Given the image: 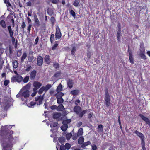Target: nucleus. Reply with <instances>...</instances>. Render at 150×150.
Returning a JSON list of instances; mask_svg holds the SVG:
<instances>
[{"mask_svg":"<svg viewBox=\"0 0 150 150\" xmlns=\"http://www.w3.org/2000/svg\"><path fill=\"white\" fill-rule=\"evenodd\" d=\"M30 86L29 84H27L24 86L21 91V96L24 97L25 98H28L29 96V91L28 89Z\"/></svg>","mask_w":150,"mask_h":150,"instance_id":"nucleus-1","label":"nucleus"},{"mask_svg":"<svg viewBox=\"0 0 150 150\" xmlns=\"http://www.w3.org/2000/svg\"><path fill=\"white\" fill-rule=\"evenodd\" d=\"M74 111L79 115L80 117H82L84 114L87 112L88 111H90L91 110H86L81 111V107L79 106H76L74 108Z\"/></svg>","mask_w":150,"mask_h":150,"instance_id":"nucleus-2","label":"nucleus"},{"mask_svg":"<svg viewBox=\"0 0 150 150\" xmlns=\"http://www.w3.org/2000/svg\"><path fill=\"white\" fill-rule=\"evenodd\" d=\"M4 137L6 139H8L10 140L12 138V134H13V131L10 130L7 131L6 130L4 132Z\"/></svg>","mask_w":150,"mask_h":150,"instance_id":"nucleus-3","label":"nucleus"},{"mask_svg":"<svg viewBox=\"0 0 150 150\" xmlns=\"http://www.w3.org/2000/svg\"><path fill=\"white\" fill-rule=\"evenodd\" d=\"M55 38L56 39H59L61 37V33L60 28L58 25H57L56 28Z\"/></svg>","mask_w":150,"mask_h":150,"instance_id":"nucleus-4","label":"nucleus"},{"mask_svg":"<svg viewBox=\"0 0 150 150\" xmlns=\"http://www.w3.org/2000/svg\"><path fill=\"white\" fill-rule=\"evenodd\" d=\"M43 100V96L41 95L36 97L35 98V100L36 101V103L38 105H40L41 104Z\"/></svg>","mask_w":150,"mask_h":150,"instance_id":"nucleus-5","label":"nucleus"},{"mask_svg":"<svg viewBox=\"0 0 150 150\" xmlns=\"http://www.w3.org/2000/svg\"><path fill=\"white\" fill-rule=\"evenodd\" d=\"M145 49L143 47H140V57L144 60L146 59V56L144 55Z\"/></svg>","mask_w":150,"mask_h":150,"instance_id":"nucleus-6","label":"nucleus"},{"mask_svg":"<svg viewBox=\"0 0 150 150\" xmlns=\"http://www.w3.org/2000/svg\"><path fill=\"white\" fill-rule=\"evenodd\" d=\"M53 118L56 119L57 121H59L62 120L61 114L60 113L55 112L53 114Z\"/></svg>","mask_w":150,"mask_h":150,"instance_id":"nucleus-7","label":"nucleus"},{"mask_svg":"<svg viewBox=\"0 0 150 150\" xmlns=\"http://www.w3.org/2000/svg\"><path fill=\"white\" fill-rule=\"evenodd\" d=\"M134 133L136 134L141 139V142H142L143 143H144V141L145 140V137L144 135L139 132L136 130Z\"/></svg>","mask_w":150,"mask_h":150,"instance_id":"nucleus-8","label":"nucleus"},{"mask_svg":"<svg viewBox=\"0 0 150 150\" xmlns=\"http://www.w3.org/2000/svg\"><path fill=\"white\" fill-rule=\"evenodd\" d=\"M33 85L34 87L33 90L35 91L37 90L41 86L42 84L39 82L35 81L33 83Z\"/></svg>","mask_w":150,"mask_h":150,"instance_id":"nucleus-9","label":"nucleus"},{"mask_svg":"<svg viewBox=\"0 0 150 150\" xmlns=\"http://www.w3.org/2000/svg\"><path fill=\"white\" fill-rule=\"evenodd\" d=\"M140 117L145 121L147 124L150 126V122L148 118L146 117L142 114L139 115Z\"/></svg>","mask_w":150,"mask_h":150,"instance_id":"nucleus-10","label":"nucleus"},{"mask_svg":"<svg viewBox=\"0 0 150 150\" xmlns=\"http://www.w3.org/2000/svg\"><path fill=\"white\" fill-rule=\"evenodd\" d=\"M12 80L14 81L19 82L22 80L23 78L21 76H18L16 77H13Z\"/></svg>","mask_w":150,"mask_h":150,"instance_id":"nucleus-11","label":"nucleus"},{"mask_svg":"<svg viewBox=\"0 0 150 150\" xmlns=\"http://www.w3.org/2000/svg\"><path fill=\"white\" fill-rule=\"evenodd\" d=\"M34 17L35 25L38 26H39L40 25V22L37 15L35 14L34 16Z\"/></svg>","mask_w":150,"mask_h":150,"instance_id":"nucleus-12","label":"nucleus"},{"mask_svg":"<svg viewBox=\"0 0 150 150\" xmlns=\"http://www.w3.org/2000/svg\"><path fill=\"white\" fill-rule=\"evenodd\" d=\"M36 71L35 70H33L31 72L30 75V77L31 80H33L36 75Z\"/></svg>","mask_w":150,"mask_h":150,"instance_id":"nucleus-13","label":"nucleus"},{"mask_svg":"<svg viewBox=\"0 0 150 150\" xmlns=\"http://www.w3.org/2000/svg\"><path fill=\"white\" fill-rule=\"evenodd\" d=\"M38 65V66H41L43 63V58L41 56H39L37 58Z\"/></svg>","mask_w":150,"mask_h":150,"instance_id":"nucleus-14","label":"nucleus"},{"mask_svg":"<svg viewBox=\"0 0 150 150\" xmlns=\"http://www.w3.org/2000/svg\"><path fill=\"white\" fill-rule=\"evenodd\" d=\"M74 83L72 80L70 79L68 80L67 81V84L68 87L69 88H71L73 86Z\"/></svg>","mask_w":150,"mask_h":150,"instance_id":"nucleus-15","label":"nucleus"},{"mask_svg":"<svg viewBox=\"0 0 150 150\" xmlns=\"http://www.w3.org/2000/svg\"><path fill=\"white\" fill-rule=\"evenodd\" d=\"M121 30L120 27H119V29L117 34V37L118 41H120V37L121 36Z\"/></svg>","mask_w":150,"mask_h":150,"instance_id":"nucleus-16","label":"nucleus"},{"mask_svg":"<svg viewBox=\"0 0 150 150\" xmlns=\"http://www.w3.org/2000/svg\"><path fill=\"white\" fill-rule=\"evenodd\" d=\"M128 51L129 54V60L130 63L132 64L134 63L133 56L132 54L131 51H129L128 49Z\"/></svg>","mask_w":150,"mask_h":150,"instance_id":"nucleus-17","label":"nucleus"},{"mask_svg":"<svg viewBox=\"0 0 150 150\" xmlns=\"http://www.w3.org/2000/svg\"><path fill=\"white\" fill-rule=\"evenodd\" d=\"M65 108L62 104L59 105L57 108V110L58 111H62Z\"/></svg>","mask_w":150,"mask_h":150,"instance_id":"nucleus-18","label":"nucleus"},{"mask_svg":"<svg viewBox=\"0 0 150 150\" xmlns=\"http://www.w3.org/2000/svg\"><path fill=\"white\" fill-rule=\"evenodd\" d=\"M44 60L46 62L47 64H50V59L49 55H46L45 57Z\"/></svg>","mask_w":150,"mask_h":150,"instance_id":"nucleus-19","label":"nucleus"},{"mask_svg":"<svg viewBox=\"0 0 150 150\" xmlns=\"http://www.w3.org/2000/svg\"><path fill=\"white\" fill-rule=\"evenodd\" d=\"M7 28L10 36H12L13 35V31L12 30L11 26H8Z\"/></svg>","mask_w":150,"mask_h":150,"instance_id":"nucleus-20","label":"nucleus"},{"mask_svg":"<svg viewBox=\"0 0 150 150\" xmlns=\"http://www.w3.org/2000/svg\"><path fill=\"white\" fill-rule=\"evenodd\" d=\"M105 101H110V96L107 91H105Z\"/></svg>","mask_w":150,"mask_h":150,"instance_id":"nucleus-21","label":"nucleus"},{"mask_svg":"<svg viewBox=\"0 0 150 150\" xmlns=\"http://www.w3.org/2000/svg\"><path fill=\"white\" fill-rule=\"evenodd\" d=\"M62 90V86L61 83H60L57 86L56 89L57 92H61Z\"/></svg>","mask_w":150,"mask_h":150,"instance_id":"nucleus-22","label":"nucleus"},{"mask_svg":"<svg viewBox=\"0 0 150 150\" xmlns=\"http://www.w3.org/2000/svg\"><path fill=\"white\" fill-rule=\"evenodd\" d=\"M84 141V138L83 137H80L78 140V143L79 144H83Z\"/></svg>","mask_w":150,"mask_h":150,"instance_id":"nucleus-23","label":"nucleus"},{"mask_svg":"<svg viewBox=\"0 0 150 150\" xmlns=\"http://www.w3.org/2000/svg\"><path fill=\"white\" fill-rule=\"evenodd\" d=\"M57 93L55 94L56 98H62L64 95V94L61 92H57Z\"/></svg>","mask_w":150,"mask_h":150,"instance_id":"nucleus-24","label":"nucleus"},{"mask_svg":"<svg viewBox=\"0 0 150 150\" xmlns=\"http://www.w3.org/2000/svg\"><path fill=\"white\" fill-rule=\"evenodd\" d=\"M0 24L3 28H6V26L5 22L4 20H2L0 21Z\"/></svg>","mask_w":150,"mask_h":150,"instance_id":"nucleus-25","label":"nucleus"},{"mask_svg":"<svg viewBox=\"0 0 150 150\" xmlns=\"http://www.w3.org/2000/svg\"><path fill=\"white\" fill-rule=\"evenodd\" d=\"M58 140L59 142L61 144L64 143L65 142V139L64 137H59Z\"/></svg>","mask_w":150,"mask_h":150,"instance_id":"nucleus-26","label":"nucleus"},{"mask_svg":"<svg viewBox=\"0 0 150 150\" xmlns=\"http://www.w3.org/2000/svg\"><path fill=\"white\" fill-rule=\"evenodd\" d=\"M79 93V91L78 90H74L71 91V94L74 96L76 95Z\"/></svg>","mask_w":150,"mask_h":150,"instance_id":"nucleus-27","label":"nucleus"},{"mask_svg":"<svg viewBox=\"0 0 150 150\" xmlns=\"http://www.w3.org/2000/svg\"><path fill=\"white\" fill-rule=\"evenodd\" d=\"M27 56V54L25 52L23 53L21 58V61L22 62H24V60L26 58Z\"/></svg>","mask_w":150,"mask_h":150,"instance_id":"nucleus-28","label":"nucleus"},{"mask_svg":"<svg viewBox=\"0 0 150 150\" xmlns=\"http://www.w3.org/2000/svg\"><path fill=\"white\" fill-rule=\"evenodd\" d=\"M63 125L61 127V129L63 131H65L68 127V126L67 125L63 124Z\"/></svg>","mask_w":150,"mask_h":150,"instance_id":"nucleus-29","label":"nucleus"},{"mask_svg":"<svg viewBox=\"0 0 150 150\" xmlns=\"http://www.w3.org/2000/svg\"><path fill=\"white\" fill-rule=\"evenodd\" d=\"M57 102L58 104H61L64 102V100L62 98H57Z\"/></svg>","mask_w":150,"mask_h":150,"instance_id":"nucleus-30","label":"nucleus"},{"mask_svg":"<svg viewBox=\"0 0 150 150\" xmlns=\"http://www.w3.org/2000/svg\"><path fill=\"white\" fill-rule=\"evenodd\" d=\"M71 121V120L70 119H67L64 120L62 122L63 124H64L67 125Z\"/></svg>","mask_w":150,"mask_h":150,"instance_id":"nucleus-31","label":"nucleus"},{"mask_svg":"<svg viewBox=\"0 0 150 150\" xmlns=\"http://www.w3.org/2000/svg\"><path fill=\"white\" fill-rule=\"evenodd\" d=\"M83 133V129L82 128H81L79 129L78 130V133L76 134H78V136H80L82 135Z\"/></svg>","mask_w":150,"mask_h":150,"instance_id":"nucleus-32","label":"nucleus"},{"mask_svg":"<svg viewBox=\"0 0 150 150\" xmlns=\"http://www.w3.org/2000/svg\"><path fill=\"white\" fill-rule=\"evenodd\" d=\"M91 144V143L90 141H88L86 142H85L84 143H83L81 146V147H84L86 146L90 145Z\"/></svg>","mask_w":150,"mask_h":150,"instance_id":"nucleus-33","label":"nucleus"},{"mask_svg":"<svg viewBox=\"0 0 150 150\" xmlns=\"http://www.w3.org/2000/svg\"><path fill=\"white\" fill-rule=\"evenodd\" d=\"M18 62L16 60H15L13 62V67L14 68H16L18 67Z\"/></svg>","mask_w":150,"mask_h":150,"instance_id":"nucleus-34","label":"nucleus"},{"mask_svg":"<svg viewBox=\"0 0 150 150\" xmlns=\"http://www.w3.org/2000/svg\"><path fill=\"white\" fill-rule=\"evenodd\" d=\"M44 91H45V87L43 86L39 90L38 93L39 94H41Z\"/></svg>","mask_w":150,"mask_h":150,"instance_id":"nucleus-35","label":"nucleus"},{"mask_svg":"<svg viewBox=\"0 0 150 150\" xmlns=\"http://www.w3.org/2000/svg\"><path fill=\"white\" fill-rule=\"evenodd\" d=\"M71 136L72 134L71 133L66 134V139L68 140L70 139Z\"/></svg>","mask_w":150,"mask_h":150,"instance_id":"nucleus-36","label":"nucleus"},{"mask_svg":"<svg viewBox=\"0 0 150 150\" xmlns=\"http://www.w3.org/2000/svg\"><path fill=\"white\" fill-rule=\"evenodd\" d=\"M67 149L69 150L71 147V144L69 143H67L64 146Z\"/></svg>","mask_w":150,"mask_h":150,"instance_id":"nucleus-37","label":"nucleus"},{"mask_svg":"<svg viewBox=\"0 0 150 150\" xmlns=\"http://www.w3.org/2000/svg\"><path fill=\"white\" fill-rule=\"evenodd\" d=\"M52 87V85L50 84H48L46 85L45 87V91H47Z\"/></svg>","mask_w":150,"mask_h":150,"instance_id":"nucleus-38","label":"nucleus"},{"mask_svg":"<svg viewBox=\"0 0 150 150\" xmlns=\"http://www.w3.org/2000/svg\"><path fill=\"white\" fill-rule=\"evenodd\" d=\"M4 3L6 4L7 6L10 7L11 6V5L9 1H6V0H4Z\"/></svg>","mask_w":150,"mask_h":150,"instance_id":"nucleus-39","label":"nucleus"},{"mask_svg":"<svg viewBox=\"0 0 150 150\" xmlns=\"http://www.w3.org/2000/svg\"><path fill=\"white\" fill-rule=\"evenodd\" d=\"M29 79V76H27L24 79L23 81L24 83H27Z\"/></svg>","mask_w":150,"mask_h":150,"instance_id":"nucleus-40","label":"nucleus"},{"mask_svg":"<svg viewBox=\"0 0 150 150\" xmlns=\"http://www.w3.org/2000/svg\"><path fill=\"white\" fill-rule=\"evenodd\" d=\"M28 58L29 62H32L34 59V57L33 56H28Z\"/></svg>","mask_w":150,"mask_h":150,"instance_id":"nucleus-41","label":"nucleus"},{"mask_svg":"<svg viewBox=\"0 0 150 150\" xmlns=\"http://www.w3.org/2000/svg\"><path fill=\"white\" fill-rule=\"evenodd\" d=\"M76 51V47L75 46H74L72 47V49L71 51V54L72 55H73L74 54L75 52Z\"/></svg>","mask_w":150,"mask_h":150,"instance_id":"nucleus-42","label":"nucleus"},{"mask_svg":"<svg viewBox=\"0 0 150 150\" xmlns=\"http://www.w3.org/2000/svg\"><path fill=\"white\" fill-rule=\"evenodd\" d=\"M54 34H52L51 35L50 38V40L51 43H52L54 40Z\"/></svg>","mask_w":150,"mask_h":150,"instance_id":"nucleus-43","label":"nucleus"},{"mask_svg":"<svg viewBox=\"0 0 150 150\" xmlns=\"http://www.w3.org/2000/svg\"><path fill=\"white\" fill-rule=\"evenodd\" d=\"M78 136H78V134H75L74 135H73L72 139L74 140H75L77 139Z\"/></svg>","mask_w":150,"mask_h":150,"instance_id":"nucleus-44","label":"nucleus"},{"mask_svg":"<svg viewBox=\"0 0 150 150\" xmlns=\"http://www.w3.org/2000/svg\"><path fill=\"white\" fill-rule=\"evenodd\" d=\"M58 123L57 122H54L52 123V125H50V126L52 127V126L54 127H57L58 125Z\"/></svg>","mask_w":150,"mask_h":150,"instance_id":"nucleus-45","label":"nucleus"},{"mask_svg":"<svg viewBox=\"0 0 150 150\" xmlns=\"http://www.w3.org/2000/svg\"><path fill=\"white\" fill-rule=\"evenodd\" d=\"M67 149L64 145H62L60 146V150H66Z\"/></svg>","mask_w":150,"mask_h":150,"instance_id":"nucleus-46","label":"nucleus"},{"mask_svg":"<svg viewBox=\"0 0 150 150\" xmlns=\"http://www.w3.org/2000/svg\"><path fill=\"white\" fill-rule=\"evenodd\" d=\"M32 67L30 66H28L25 69V70L27 72L29 71L32 69Z\"/></svg>","mask_w":150,"mask_h":150,"instance_id":"nucleus-47","label":"nucleus"},{"mask_svg":"<svg viewBox=\"0 0 150 150\" xmlns=\"http://www.w3.org/2000/svg\"><path fill=\"white\" fill-rule=\"evenodd\" d=\"M79 2L77 0H75L73 3V5L75 6H77L79 4Z\"/></svg>","mask_w":150,"mask_h":150,"instance_id":"nucleus-48","label":"nucleus"},{"mask_svg":"<svg viewBox=\"0 0 150 150\" xmlns=\"http://www.w3.org/2000/svg\"><path fill=\"white\" fill-rule=\"evenodd\" d=\"M141 144L142 145V148L143 150H146V149L144 146L145 142L144 141V143L143 144L142 142H141Z\"/></svg>","mask_w":150,"mask_h":150,"instance_id":"nucleus-49","label":"nucleus"},{"mask_svg":"<svg viewBox=\"0 0 150 150\" xmlns=\"http://www.w3.org/2000/svg\"><path fill=\"white\" fill-rule=\"evenodd\" d=\"M70 13L71 15L74 17L75 16V12L72 10H71L70 11Z\"/></svg>","mask_w":150,"mask_h":150,"instance_id":"nucleus-50","label":"nucleus"},{"mask_svg":"<svg viewBox=\"0 0 150 150\" xmlns=\"http://www.w3.org/2000/svg\"><path fill=\"white\" fill-rule=\"evenodd\" d=\"M58 44L57 43L55 44L54 46L52 47V50H55L57 47Z\"/></svg>","mask_w":150,"mask_h":150,"instance_id":"nucleus-51","label":"nucleus"},{"mask_svg":"<svg viewBox=\"0 0 150 150\" xmlns=\"http://www.w3.org/2000/svg\"><path fill=\"white\" fill-rule=\"evenodd\" d=\"M26 27V24L25 22L24 21L22 23L21 27L23 29V30H24V28Z\"/></svg>","mask_w":150,"mask_h":150,"instance_id":"nucleus-52","label":"nucleus"},{"mask_svg":"<svg viewBox=\"0 0 150 150\" xmlns=\"http://www.w3.org/2000/svg\"><path fill=\"white\" fill-rule=\"evenodd\" d=\"M92 149L93 150H97V147L96 145H93L91 146Z\"/></svg>","mask_w":150,"mask_h":150,"instance_id":"nucleus-53","label":"nucleus"},{"mask_svg":"<svg viewBox=\"0 0 150 150\" xmlns=\"http://www.w3.org/2000/svg\"><path fill=\"white\" fill-rule=\"evenodd\" d=\"M32 27V25L31 24H29L28 25V32H30V30H31V28Z\"/></svg>","mask_w":150,"mask_h":150,"instance_id":"nucleus-54","label":"nucleus"},{"mask_svg":"<svg viewBox=\"0 0 150 150\" xmlns=\"http://www.w3.org/2000/svg\"><path fill=\"white\" fill-rule=\"evenodd\" d=\"M51 2L54 4H57L58 3L59 0H50Z\"/></svg>","mask_w":150,"mask_h":150,"instance_id":"nucleus-55","label":"nucleus"},{"mask_svg":"<svg viewBox=\"0 0 150 150\" xmlns=\"http://www.w3.org/2000/svg\"><path fill=\"white\" fill-rule=\"evenodd\" d=\"M50 20L52 22V23L53 24H54V21H55V19H54V18L53 17H51Z\"/></svg>","mask_w":150,"mask_h":150,"instance_id":"nucleus-56","label":"nucleus"},{"mask_svg":"<svg viewBox=\"0 0 150 150\" xmlns=\"http://www.w3.org/2000/svg\"><path fill=\"white\" fill-rule=\"evenodd\" d=\"M105 105L107 107H108L110 105V101H105Z\"/></svg>","mask_w":150,"mask_h":150,"instance_id":"nucleus-57","label":"nucleus"},{"mask_svg":"<svg viewBox=\"0 0 150 150\" xmlns=\"http://www.w3.org/2000/svg\"><path fill=\"white\" fill-rule=\"evenodd\" d=\"M9 83V81L6 80L4 82V84L5 86H7Z\"/></svg>","mask_w":150,"mask_h":150,"instance_id":"nucleus-58","label":"nucleus"},{"mask_svg":"<svg viewBox=\"0 0 150 150\" xmlns=\"http://www.w3.org/2000/svg\"><path fill=\"white\" fill-rule=\"evenodd\" d=\"M82 122H79L77 124V126L78 127H80L82 125Z\"/></svg>","mask_w":150,"mask_h":150,"instance_id":"nucleus-59","label":"nucleus"},{"mask_svg":"<svg viewBox=\"0 0 150 150\" xmlns=\"http://www.w3.org/2000/svg\"><path fill=\"white\" fill-rule=\"evenodd\" d=\"M37 91H38L37 90H36V91H34V92L31 95V96L32 97H33V96H35L36 95V94L37 92Z\"/></svg>","mask_w":150,"mask_h":150,"instance_id":"nucleus-60","label":"nucleus"},{"mask_svg":"<svg viewBox=\"0 0 150 150\" xmlns=\"http://www.w3.org/2000/svg\"><path fill=\"white\" fill-rule=\"evenodd\" d=\"M60 75V73L57 72V73H55L54 74V76L55 77H58Z\"/></svg>","mask_w":150,"mask_h":150,"instance_id":"nucleus-61","label":"nucleus"},{"mask_svg":"<svg viewBox=\"0 0 150 150\" xmlns=\"http://www.w3.org/2000/svg\"><path fill=\"white\" fill-rule=\"evenodd\" d=\"M80 101L79 100L77 99L75 101V103L76 105H77L79 104V103H80Z\"/></svg>","mask_w":150,"mask_h":150,"instance_id":"nucleus-62","label":"nucleus"},{"mask_svg":"<svg viewBox=\"0 0 150 150\" xmlns=\"http://www.w3.org/2000/svg\"><path fill=\"white\" fill-rule=\"evenodd\" d=\"M11 38V40L13 43H14L15 41V39L14 37L12 36H10Z\"/></svg>","mask_w":150,"mask_h":150,"instance_id":"nucleus-63","label":"nucleus"},{"mask_svg":"<svg viewBox=\"0 0 150 150\" xmlns=\"http://www.w3.org/2000/svg\"><path fill=\"white\" fill-rule=\"evenodd\" d=\"M54 91L53 90H51L50 92V93L51 94V95H54Z\"/></svg>","mask_w":150,"mask_h":150,"instance_id":"nucleus-64","label":"nucleus"}]
</instances>
